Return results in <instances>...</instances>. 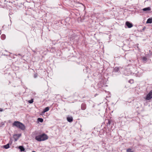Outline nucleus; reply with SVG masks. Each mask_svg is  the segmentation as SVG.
<instances>
[{
    "label": "nucleus",
    "mask_w": 152,
    "mask_h": 152,
    "mask_svg": "<svg viewBox=\"0 0 152 152\" xmlns=\"http://www.w3.org/2000/svg\"><path fill=\"white\" fill-rule=\"evenodd\" d=\"M48 136L45 133L37 136L35 138V139L38 141H44L48 139Z\"/></svg>",
    "instance_id": "f257e3e1"
},
{
    "label": "nucleus",
    "mask_w": 152,
    "mask_h": 152,
    "mask_svg": "<svg viewBox=\"0 0 152 152\" xmlns=\"http://www.w3.org/2000/svg\"><path fill=\"white\" fill-rule=\"evenodd\" d=\"M13 125L22 130H24L25 129V126L22 123L18 121H15L13 124Z\"/></svg>",
    "instance_id": "f03ea898"
},
{
    "label": "nucleus",
    "mask_w": 152,
    "mask_h": 152,
    "mask_svg": "<svg viewBox=\"0 0 152 152\" xmlns=\"http://www.w3.org/2000/svg\"><path fill=\"white\" fill-rule=\"evenodd\" d=\"M152 98V90H151L145 98L146 100H148Z\"/></svg>",
    "instance_id": "7ed1b4c3"
},
{
    "label": "nucleus",
    "mask_w": 152,
    "mask_h": 152,
    "mask_svg": "<svg viewBox=\"0 0 152 152\" xmlns=\"http://www.w3.org/2000/svg\"><path fill=\"white\" fill-rule=\"evenodd\" d=\"M126 24L129 28H131L133 26L132 24V23H130L128 21L126 22Z\"/></svg>",
    "instance_id": "20e7f679"
},
{
    "label": "nucleus",
    "mask_w": 152,
    "mask_h": 152,
    "mask_svg": "<svg viewBox=\"0 0 152 152\" xmlns=\"http://www.w3.org/2000/svg\"><path fill=\"white\" fill-rule=\"evenodd\" d=\"M67 120L68 122H71L73 121V118L72 116L67 117Z\"/></svg>",
    "instance_id": "39448f33"
},
{
    "label": "nucleus",
    "mask_w": 152,
    "mask_h": 152,
    "mask_svg": "<svg viewBox=\"0 0 152 152\" xmlns=\"http://www.w3.org/2000/svg\"><path fill=\"white\" fill-rule=\"evenodd\" d=\"M86 108V105L85 104L83 103L81 105V109L82 110H85Z\"/></svg>",
    "instance_id": "423d86ee"
},
{
    "label": "nucleus",
    "mask_w": 152,
    "mask_h": 152,
    "mask_svg": "<svg viewBox=\"0 0 152 152\" xmlns=\"http://www.w3.org/2000/svg\"><path fill=\"white\" fill-rule=\"evenodd\" d=\"M152 23V18H148L147 21V23Z\"/></svg>",
    "instance_id": "0eeeda50"
},
{
    "label": "nucleus",
    "mask_w": 152,
    "mask_h": 152,
    "mask_svg": "<svg viewBox=\"0 0 152 152\" xmlns=\"http://www.w3.org/2000/svg\"><path fill=\"white\" fill-rule=\"evenodd\" d=\"M18 148L20 150L21 152L24 151L25 150L24 148L22 146H20Z\"/></svg>",
    "instance_id": "6e6552de"
},
{
    "label": "nucleus",
    "mask_w": 152,
    "mask_h": 152,
    "mask_svg": "<svg viewBox=\"0 0 152 152\" xmlns=\"http://www.w3.org/2000/svg\"><path fill=\"white\" fill-rule=\"evenodd\" d=\"M49 108L48 107H47L45 108L43 110L44 113H45L49 110Z\"/></svg>",
    "instance_id": "1a4fd4ad"
},
{
    "label": "nucleus",
    "mask_w": 152,
    "mask_h": 152,
    "mask_svg": "<svg viewBox=\"0 0 152 152\" xmlns=\"http://www.w3.org/2000/svg\"><path fill=\"white\" fill-rule=\"evenodd\" d=\"M3 147L5 149L8 148L10 147L9 144L8 143L6 145H4Z\"/></svg>",
    "instance_id": "9d476101"
},
{
    "label": "nucleus",
    "mask_w": 152,
    "mask_h": 152,
    "mask_svg": "<svg viewBox=\"0 0 152 152\" xmlns=\"http://www.w3.org/2000/svg\"><path fill=\"white\" fill-rule=\"evenodd\" d=\"M119 70V68L118 67H115L114 69V72H117Z\"/></svg>",
    "instance_id": "9b49d317"
},
{
    "label": "nucleus",
    "mask_w": 152,
    "mask_h": 152,
    "mask_svg": "<svg viewBox=\"0 0 152 152\" xmlns=\"http://www.w3.org/2000/svg\"><path fill=\"white\" fill-rule=\"evenodd\" d=\"M37 120L38 121L40 122H42L43 121V119L42 118H38L37 119Z\"/></svg>",
    "instance_id": "f8f14e48"
},
{
    "label": "nucleus",
    "mask_w": 152,
    "mask_h": 152,
    "mask_svg": "<svg viewBox=\"0 0 152 152\" xmlns=\"http://www.w3.org/2000/svg\"><path fill=\"white\" fill-rule=\"evenodd\" d=\"M126 151L127 152H134V151L132 150V149L130 148H128L126 150Z\"/></svg>",
    "instance_id": "ddd939ff"
},
{
    "label": "nucleus",
    "mask_w": 152,
    "mask_h": 152,
    "mask_svg": "<svg viewBox=\"0 0 152 152\" xmlns=\"http://www.w3.org/2000/svg\"><path fill=\"white\" fill-rule=\"evenodd\" d=\"M1 38L3 39H4L5 38V35L4 34H2L1 36Z\"/></svg>",
    "instance_id": "4468645a"
},
{
    "label": "nucleus",
    "mask_w": 152,
    "mask_h": 152,
    "mask_svg": "<svg viewBox=\"0 0 152 152\" xmlns=\"http://www.w3.org/2000/svg\"><path fill=\"white\" fill-rule=\"evenodd\" d=\"M142 59L143 61H146L147 60V58L145 57H143Z\"/></svg>",
    "instance_id": "2eb2a0df"
},
{
    "label": "nucleus",
    "mask_w": 152,
    "mask_h": 152,
    "mask_svg": "<svg viewBox=\"0 0 152 152\" xmlns=\"http://www.w3.org/2000/svg\"><path fill=\"white\" fill-rule=\"evenodd\" d=\"M34 101H33V99H31V100H29L28 101V102L30 103H33Z\"/></svg>",
    "instance_id": "dca6fc26"
},
{
    "label": "nucleus",
    "mask_w": 152,
    "mask_h": 152,
    "mask_svg": "<svg viewBox=\"0 0 152 152\" xmlns=\"http://www.w3.org/2000/svg\"><path fill=\"white\" fill-rule=\"evenodd\" d=\"M150 9H151V8H150V7H147V8H143L142 10H150Z\"/></svg>",
    "instance_id": "f3484780"
},
{
    "label": "nucleus",
    "mask_w": 152,
    "mask_h": 152,
    "mask_svg": "<svg viewBox=\"0 0 152 152\" xmlns=\"http://www.w3.org/2000/svg\"><path fill=\"white\" fill-rule=\"evenodd\" d=\"M129 83H133V80H129Z\"/></svg>",
    "instance_id": "a211bd4d"
},
{
    "label": "nucleus",
    "mask_w": 152,
    "mask_h": 152,
    "mask_svg": "<svg viewBox=\"0 0 152 152\" xmlns=\"http://www.w3.org/2000/svg\"><path fill=\"white\" fill-rule=\"evenodd\" d=\"M37 74H34V78H36L37 77Z\"/></svg>",
    "instance_id": "6ab92c4d"
},
{
    "label": "nucleus",
    "mask_w": 152,
    "mask_h": 152,
    "mask_svg": "<svg viewBox=\"0 0 152 152\" xmlns=\"http://www.w3.org/2000/svg\"><path fill=\"white\" fill-rule=\"evenodd\" d=\"M80 6H83L84 7V9H85V7H84V6L83 4H80Z\"/></svg>",
    "instance_id": "aec40b11"
},
{
    "label": "nucleus",
    "mask_w": 152,
    "mask_h": 152,
    "mask_svg": "<svg viewBox=\"0 0 152 152\" xmlns=\"http://www.w3.org/2000/svg\"><path fill=\"white\" fill-rule=\"evenodd\" d=\"M107 124L109 125L110 124V121H108V122L107 123Z\"/></svg>",
    "instance_id": "412c9836"
},
{
    "label": "nucleus",
    "mask_w": 152,
    "mask_h": 152,
    "mask_svg": "<svg viewBox=\"0 0 152 152\" xmlns=\"http://www.w3.org/2000/svg\"><path fill=\"white\" fill-rule=\"evenodd\" d=\"M3 111V110L2 109L0 108V112H2Z\"/></svg>",
    "instance_id": "4be33fe9"
},
{
    "label": "nucleus",
    "mask_w": 152,
    "mask_h": 152,
    "mask_svg": "<svg viewBox=\"0 0 152 152\" xmlns=\"http://www.w3.org/2000/svg\"><path fill=\"white\" fill-rule=\"evenodd\" d=\"M143 10L144 11H147V10Z\"/></svg>",
    "instance_id": "5701e85b"
},
{
    "label": "nucleus",
    "mask_w": 152,
    "mask_h": 152,
    "mask_svg": "<svg viewBox=\"0 0 152 152\" xmlns=\"http://www.w3.org/2000/svg\"><path fill=\"white\" fill-rule=\"evenodd\" d=\"M32 152H36L35 151H33Z\"/></svg>",
    "instance_id": "b1692460"
},
{
    "label": "nucleus",
    "mask_w": 152,
    "mask_h": 152,
    "mask_svg": "<svg viewBox=\"0 0 152 152\" xmlns=\"http://www.w3.org/2000/svg\"><path fill=\"white\" fill-rule=\"evenodd\" d=\"M15 141H16V140H16V139H15Z\"/></svg>",
    "instance_id": "393cba45"
}]
</instances>
